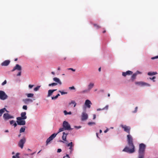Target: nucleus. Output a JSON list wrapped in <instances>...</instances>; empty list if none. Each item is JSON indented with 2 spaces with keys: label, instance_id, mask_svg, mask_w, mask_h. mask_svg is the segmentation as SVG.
<instances>
[{
  "label": "nucleus",
  "instance_id": "nucleus-1",
  "mask_svg": "<svg viewBox=\"0 0 158 158\" xmlns=\"http://www.w3.org/2000/svg\"><path fill=\"white\" fill-rule=\"evenodd\" d=\"M127 141L129 147H126L123 151L129 153H133L135 151V146L133 143V139L132 136L129 134L127 135Z\"/></svg>",
  "mask_w": 158,
  "mask_h": 158
},
{
  "label": "nucleus",
  "instance_id": "nucleus-2",
  "mask_svg": "<svg viewBox=\"0 0 158 158\" xmlns=\"http://www.w3.org/2000/svg\"><path fill=\"white\" fill-rule=\"evenodd\" d=\"M146 147V145L144 143H141L139 144L138 152L139 158H144Z\"/></svg>",
  "mask_w": 158,
  "mask_h": 158
},
{
  "label": "nucleus",
  "instance_id": "nucleus-3",
  "mask_svg": "<svg viewBox=\"0 0 158 158\" xmlns=\"http://www.w3.org/2000/svg\"><path fill=\"white\" fill-rule=\"evenodd\" d=\"M22 69L21 67L18 64H16L15 67H14L13 69L12 70V72H13L15 71L16 70H17L18 71H19V72L17 74V76H20L21 75V70Z\"/></svg>",
  "mask_w": 158,
  "mask_h": 158
},
{
  "label": "nucleus",
  "instance_id": "nucleus-4",
  "mask_svg": "<svg viewBox=\"0 0 158 158\" xmlns=\"http://www.w3.org/2000/svg\"><path fill=\"white\" fill-rule=\"evenodd\" d=\"M63 127L65 130H70L72 129L71 128L68 122L65 121H64L63 123Z\"/></svg>",
  "mask_w": 158,
  "mask_h": 158
},
{
  "label": "nucleus",
  "instance_id": "nucleus-5",
  "mask_svg": "<svg viewBox=\"0 0 158 158\" xmlns=\"http://www.w3.org/2000/svg\"><path fill=\"white\" fill-rule=\"evenodd\" d=\"M7 96L4 91L0 90V99L4 100L7 99Z\"/></svg>",
  "mask_w": 158,
  "mask_h": 158
},
{
  "label": "nucleus",
  "instance_id": "nucleus-6",
  "mask_svg": "<svg viewBox=\"0 0 158 158\" xmlns=\"http://www.w3.org/2000/svg\"><path fill=\"white\" fill-rule=\"evenodd\" d=\"M120 126L124 129V131L127 132L128 134H130L131 130V128L130 127L122 124Z\"/></svg>",
  "mask_w": 158,
  "mask_h": 158
},
{
  "label": "nucleus",
  "instance_id": "nucleus-7",
  "mask_svg": "<svg viewBox=\"0 0 158 158\" xmlns=\"http://www.w3.org/2000/svg\"><path fill=\"white\" fill-rule=\"evenodd\" d=\"M26 141V139L24 137L20 140L18 143L19 146L22 149L23 148L24 144L25 143Z\"/></svg>",
  "mask_w": 158,
  "mask_h": 158
},
{
  "label": "nucleus",
  "instance_id": "nucleus-8",
  "mask_svg": "<svg viewBox=\"0 0 158 158\" xmlns=\"http://www.w3.org/2000/svg\"><path fill=\"white\" fill-rule=\"evenodd\" d=\"M26 112H23L21 114V117H18L16 118L17 120H21V119H25L27 118L26 116Z\"/></svg>",
  "mask_w": 158,
  "mask_h": 158
},
{
  "label": "nucleus",
  "instance_id": "nucleus-9",
  "mask_svg": "<svg viewBox=\"0 0 158 158\" xmlns=\"http://www.w3.org/2000/svg\"><path fill=\"white\" fill-rule=\"evenodd\" d=\"M57 134L54 133L47 139L46 141V145H48V143L53 139L56 136Z\"/></svg>",
  "mask_w": 158,
  "mask_h": 158
},
{
  "label": "nucleus",
  "instance_id": "nucleus-10",
  "mask_svg": "<svg viewBox=\"0 0 158 158\" xmlns=\"http://www.w3.org/2000/svg\"><path fill=\"white\" fill-rule=\"evenodd\" d=\"M3 118L5 121H6L10 119L13 118L14 117L10 115L9 114L6 113L4 114Z\"/></svg>",
  "mask_w": 158,
  "mask_h": 158
},
{
  "label": "nucleus",
  "instance_id": "nucleus-11",
  "mask_svg": "<svg viewBox=\"0 0 158 158\" xmlns=\"http://www.w3.org/2000/svg\"><path fill=\"white\" fill-rule=\"evenodd\" d=\"M17 122L19 125H24L25 124L26 122L24 119H21V120H17Z\"/></svg>",
  "mask_w": 158,
  "mask_h": 158
},
{
  "label": "nucleus",
  "instance_id": "nucleus-12",
  "mask_svg": "<svg viewBox=\"0 0 158 158\" xmlns=\"http://www.w3.org/2000/svg\"><path fill=\"white\" fill-rule=\"evenodd\" d=\"M132 72L131 71H127L125 72H123L122 75L124 77H126L127 75H130L132 74Z\"/></svg>",
  "mask_w": 158,
  "mask_h": 158
},
{
  "label": "nucleus",
  "instance_id": "nucleus-13",
  "mask_svg": "<svg viewBox=\"0 0 158 158\" xmlns=\"http://www.w3.org/2000/svg\"><path fill=\"white\" fill-rule=\"evenodd\" d=\"M88 114L85 112H83L82 115V120H85L88 118Z\"/></svg>",
  "mask_w": 158,
  "mask_h": 158
},
{
  "label": "nucleus",
  "instance_id": "nucleus-14",
  "mask_svg": "<svg viewBox=\"0 0 158 158\" xmlns=\"http://www.w3.org/2000/svg\"><path fill=\"white\" fill-rule=\"evenodd\" d=\"M92 104V103L91 101L89 100H86L85 102V105L87 106L88 108L90 107V105Z\"/></svg>",
  "mask_w": 158,
  "mask_h": 158
},
{
  "label": "nucleus",
  "instance_id": "nucleus-15",
  "mask_svg": "<svg viewBox=\"0 0 158 158\" xmlns=\"http://www.w3.org/2000/svg\"><path fill=\"white\" fill-rule=\"evenodd\" d=\"M67 146L69 147V149L70 150V152H71L73 150V142H71L70 143L68 144Z\"/></svg>",
  "mask_w": 158,
  "mask_h": 158
},
{
  "label": "nucleus",
  "instance_id": "nucleus-16",
  "mask_svg": "<svg viewBox=\"0 0 158 158\" xmlns=\"http://www.w3.org/2000/svg\"><path fill=\"white\" fill-rule=\"evenodd\" d=\"M10 62V61L9 60H6L1 64V65L2 66H7L9 65Z\"/></svg>",
  "mask_w": 158,
  "mask_h": 158
},
{
  "label": "nucleus",
  "instance_id": "nucleus-17",
  "mask_svg": "<svg viewBox=\"0 0 158 158\" xmlns=\"http://www.w3.org/2000/svg\"><path fill=\"white\" fill-rule=\"evenodd\" d=\"M23 102L25 104H27L30 102H32L33 100L30 98H26L23 100Z\"/></svg>",
  "mask_w": 158,
  "mask_h": 158
},
{
  "label": "nucleus",
  "instance_id": "nucleus-18",
  "mask_svg": "<svg viewBox=\"0 0 158 158\" xmlns=\"http://www.w3.org/2000/svg\"><path fill=\"white\" fill-rule=\"evenodd\" d=\"M53 80L55 82L58 83L59 85H61L62 83L60 80L57 77H54L53 78Z\"/></svg>",
  "mask_w": 158,
  "mask_h": 158
},
{
  "label": "nucleus",
  "instance_id": "nucleus-19",
  "mask_svg": "<svg viewBox=\"0 0 158 158\" xmlns=\"http://www.w3.org/2000/svg\"><path fill=\"white\" fill-rule=\"evenodd\" d=\"M140 85L141 86H150V85L149 84L146 83L144 82L141 81Z\"/></svg>",
  "mask_w": 158,
  "mask_h": 158
},
{
  "label": "nucleus",
  "instance_id": "nucleus-20",
  "mask_svg": "<svg viewBox=\"0 0 158 158\" xmlns=\"http://www.w3.org/2000/svg\"><path fill=\"white\" fill-rule=\"evenodd\" d=\"M56 89H50L48 91V97H49L52 94V93L54 92L55 91H56Z\"/></svg>",
  "mask_w": 158,
  "mask_h": 158
},
{
  "label": "nucleus",
  "instance_id": "nucleus-21",
  "mask_svg": "<svg viewBox=\"0 0 158 158\" xmlns=\"http://www.w3.org/2000/svg\"><path fill=\"white\" fill-rule=\"evenodd\" d=\"M5 111L8 112L6 110V108H4L3 109L0 110V117L1 116L3 113H4Z\"/></svg>",
  "mask_w": 158,
  "mask_h": 158
},
{
  "label": "nucleus",
  "instance_id": "nucleus-22",
  "mask_svg": "<svg viewBox=\"0 0 158 158\" xmlns=\"http://www.w3.org/2000/svg\"><path fill=\"white\" fill-rule=\"evenodd\" d=\"M94 83H90L89 85L88 86V89L90 91L91 89L94 87Z\"/></svg>",
  "mask_w": 158,
  "mask_h": 158
},
{
  "label": "nucleus",
  "instance_id": "nucleus-23",
  "mask_svg": "<svg viewBox=\"0 0 158 158\" xmlns=\"http://www.w3.org/2000/svg\"><path fill=\"white\" fill-rule=\"evenodd\" d=\"M63 135L62 136V138L63 140L65 141H66V137L67 135H68L67 134H66L64 132H63Z\"/></svg>",
  "mask_w": 158,
  "mask_h": 158
},
{
  "label": "nucleus",
  "instance_id": "nucleus-24",
  "mask_svg": "<svg viewBox=\"0 0 158 158\" xmlns=\"http://www.w3.org/2000/svg\"><path fill=\"white\" fill-rule=\"evenodd\" d=\"M157 73L156 72H148V75L149 76H152L153 75H155L157 74Z\"/></svg>",
  "mask_w": 158,
  "mask_h": 158
},
{
  "label": "nucleus",
  "instance_id": "nucleus-25",
  "mask_svg": "<svg viewBox=\"0 0 158 158\" xmlns=\"http://www.w3.org/2000/svg\"><path fill=\"white\" fill-rule=\"evenodd\" d=\"M20 155V153H16L15 155L13 156L12 157V158H19L20 157L19 155Z\"/></svg>",
  "mask_w": 158,
  "mask_h": 158
},
{
  "label": "nucleus",
  "instance_id": "nucleus-26",
  "mask_svg": "<svg viewBox=\"0 0 158 158\" xmlns=\"http://www.w3.org/2000/svg\"><path fill=\"white\" fill-rule=\"evenodd\" d=\"M137 75V73H134L132 75L131 77L132 80L133 81L134 79H135Z\"/></svg>",
  "mask_w": 158,
  "mask_h": 158
},
{
  "label": "nucleus",
  "instance_id": "nucleus-27",
  "mask_svg": "<svg viewBox=\"0 0 158 158\" xmlns=\"http://www.w3.org/2000/svg\"><path fill=\"white\" fill-rule=\"evenodd\" d=\"M25 130V127H21L19 131L20 133L24 132Z\"/></svg>",
  "mask_w": 158,
  "mask_h": 158
},
{
  "label": "nucleus",
  "instance_id": "nucleus-28",
  "mask_svg": "<svg viewBox=\"0 0 158 158\" xmlns=\"http://www.w3.org/2000/svg\"><path fill=\"white\" fill-rule=\"evenodd\" d=\"M73 104H74V107H75L76 105V103L75 101H71V102L69 103V105Z\"/></svg>",
  "mask_w": 158,
  "mask_h": 158
},
{
  "label": "nucleus",
  "instance_id": "nucleus-29",
  "mask_svg": "<svg viewBox=\"0 0 158 158\" xmlns=\"http://www.w3.org/2000/svg\"><path fill=\"white\" fill-rule=\"evenodd\" d=\"M60 96V94H58L55 97H52V100H55L58 97Z\"/></svg>",
  "mask_w": 158,
  "mask_h": 158
},
{
  "label": "nucleus",
  "instance_id": "nucleus-30",
  "mask_svg": "<svg viewBox=\"0 0 158 158\" xmlns=\"http://www.w3.org/2000/svg\"><path fill=\"white\" fill-rule=\"evenodd\" d=\"M93 26L97 29H98L101 28V27L100 26L96 24H94Z\"/></svg>",
  "mask_w": 158,
  "mask_h": 158
},
{
  "label": "nucleus",
  "instance_id": "nucleus-31",
  "mask_svg": "<svg viewBox=\"0 0 158 158\" xmlns=\"http://www.w3.org/2000/svg\"><path fill=\"white\" fill-rule=\"evenodd\" d=\"M57 83H51V84H49L48 85V86H56V85H57Z\"/></svg>",
  "mask_w": 158,
  "mask_h": 158
},
{
  "label": "nucleus",
  "instance_id": "nucleus-32",
  "mask_svg": "<svg viewBox=\"0 0 158 158\" xmlns=\"http://www.w3.org/2000/svg\"><path fill=\"white\" fill-rule=\"evenodd\" d=\"M64 113L65 115H66L67 114H71V112L70 111L69 112H68L66 110H64Z\"/></svg>",
  "mask_w": 158,
  "mask_h": 158
},
{
  "label": "nucleus",
  "instance_id": "nucleus-33",
  "mask_svg": "<svg viewBox=\"0 0 158 158\" xmlns=\"http://www.w3.org/2000/svg\"><path fill=\"white\" fill-rule=\"evenodd\" d=\"M34 95V94H33L30 93L27 94V96L28 98L32 97Z\"/></svg>",
  "mask_w": 158,
  "mask_h": 158
},
{
  "label": "nucleus",
  "instance_id": "nucleus-34",
  "mask_svg": "<svg viewBox=\"0 0 158 158\" xmlns=\"http://www.w3.org/2000/svg\"><path fill=\"white\" fill-rule=\"evenodd\" d=\"M40 88V86H38L34 88V90L35 91H37V90H38Z\"/></svg>",
  "mask_w": 158,
  "mask_h": 158
},
{
  "label": "nucleus",
  "instance_id": "nucleus-35",
  "mask_svg": "<svg viewBox=\"0 0 158 158\" xmlns=\"http://www.w3.org/2000/svg\"><path fill=\"white\" fill-rule=\"evenodd\" d=\"M89 91L88 89H86L82 91L81 93H87Z\"/></svg>",
  "mask_w": 158,
  "mask_h": 158
},
{
  "label": "nucleus",
  "instance_id": "nucleus-36",
  "mask_svg": "<svg viewBox=\"0 0 158 158\" xmlns=\"http://www.w3.org/2000/svg\"><path fill=\"white\" fill-rule=\"evenodd\" d=\"M64 130H64V127H63V128H60L59 129V131L58 132V133L62 131H64Z\"/></svg>",
  "mask_w": 158,
  "mask_h": 158
},
{
  "label": "nucleus",
  "instance_id": "nucleus-37",
  "mask_svg": "<svg viewBox=\"0 0 158 158\" xmlns=\"http://www.w3.org/2000/svg\"><path fill=\"white\" fill-rule=\"evenodd\" d=\"M59 92H60V93H61V95H63L65 94H67V92H64L63 91H61L59 90Z\"/></svg>",
  "mask_w": 158,
  "mask_h": 158
},
{
  "label": "nucleus",
  "instance_id": "nucleus-38",
  "mask_svg": "<svg viewBox=\"0 0 158 158\" xmlns=\"http://www.w3.org/2000/svg\"><path fill=\"white\" fill-rule=\"evenodd\" d=\"M95 123L94 122H89L88 123V124L89 125H95Z\"/></svg>",
  "mask_w": 158,
  "mask_h": 158
},
{
  "label": "nucleus",
  "instance_id": "nucleus-39",
  "mask_svg": "<svg viewBox=\"0 0 158 158\" xmlns=\"http://www.w3.org/2000/svg\"><path fill=\"white\" fill-rule=\"evenodd\" d=\"M15 122V121H14L13 120H12L11 121H10V124L11 125H13V124Z\"/></svg>",
  "mask_w": 158,
  "mask_h": 158
},
{
  "label": "nucleus",
  "instance_id": "nucleus-40",
  "mask_svg": "<svg viewBox=\"0 0 158 158\" xmlns=\"http://www.w3.org/2000/svg\"><path fill=\"white\" fill-rule=\"evenodd\" d=\"M23 109L24 110H27V106L26 105L23 106Z\"/></svg>",
  "mask_w": 158,
  "mask_h": 158
},
{
  "label": "nucleus",
  "instance_id": "nucleus-41",
  "mask_svg": "<svg viewBox=\"0 0 158 158\" xmlns=\"http://www.w3.org/2000/svg\"><path fill=\"white\" fill-rule=\"evenodd\" d=\"M141 82V81H137V82H135V83L136 85H140Z\"/></svg>",
  "mask_w": 158,
  "mask_h": 158
},
{
  "label": "nucleus",
  "instance_id": "nucleus-42",
  "mask_svg": "<svg viewBox=\"0 0 158 158\" xmlns=\"http://www.w3.org/2000/svg\"><path fill=\"white\" fill-rule=\"evenodd\" d=\"M157 58H158V56H154L153 57H152L151 58V59L152 60H154V59H157Z\"/></svg>",
  "mask_w": 158,
  "mask_h": 158
},
{
  "label": "nucleus",
  "instance_id": "nucleus-43",
  "mask_svg": "<svg viewBox=\"0 0 158 158\" xmlns=\"http://www.w3.org/2000/svg\"><path fill=\"white\" fill-rule=\"evenodd\" d=\"M63 158H70L68 154H66V156H64Z\"/></svg>",
  "mask_w": 158,
  "mask_h": 158
},
{
  "label": "nucleus",
  "instance_id": "nucleus-44",
  "mask_svg": "<svg viewBox=\"0 0 158 158\" xmlns=\"http://www.w3.org/2000/svg\"><path fill=\"white\" fill-rule=\"evenodd\" d=\"M6 80H5L3 82L2 84V85H4L6 84Z\"/></svg>",
  "mask_w": 158,
  "mask_h": 158
},
{
  "label": "nucleus",
  "instance_id": "nucleus-45",
  "mask_svg": "<svg viewBox=\"0 0 158 158\" xmlns=\"http://www.w3.org/2000/svg\"><path fill=\"white\" fill-rule=\"evenodd\" d=\"M155 78H156V77H153L152 78H151V77H150L149 78V79H150L153 80V81H155L154 80V79H155Z\"/></svg>",
  "mask_w": 158,
  "mask_h": 158
},
{
  "label": "nucleus",
  "instance_id": "nucleus-46",
  "mask_svg": "<svg viewBox=\"0 0 158 158\" xmlns=\"http://www.w3.org/2000/svg\"><path fill=\"white\" fill-rule=\"evenodd\" d=\"M69 89H75V88L74 86L70 87L69 88Z\"/></svg>",
  "mask_w": 158,
  "mask_h": 158
},
{
  "label": "nucleus",
  "instance_id": "nucleus-47",
  "mask_svg": "<svg viewBox=\"0 0 158 158\" xmlns=\"http://www.w3.org/2000/svg\"><path fill=\"white\" fill-rule=\"evenodd\" d=\"M68 69L70 70H71L72 71H74V72L75 71V69H73L72 68H69V69Z\"/></svg>",
  "mask_w": 158,
  "mask_h": 158
},
{
  "label": "nucleus",
  "instance_id": "nucleus-48",
  "mask_svg": "<svg viewBox=\"0 0 158 158\" xmlns=\"http://www.w3.org/2000/svg\"><path fill=\"white\" fill-rule=\"evenodd\" d=\"M74 127H75V128H76L77 129H78L81 128V127L80 126H74Z\"/></svg>",
  "mask_w": 158,
  "mask_h": 158
},
{
  "label": "nucleus",
  "instance_id": "nucleus-49",
  "mask_svg": "<svg viewBox=\"0 0 158 158\" xmlns=\"http://www.w3.org/2000/svg\"><path fill=\"white\" fill-rule=\"evenodd\" d=\"M62 150H61V149H57V152H61Z\"/></svg>",
  "mask_w": 158,
  "mask_h": 158
},
{
  "label": "nucleus",
  "instance_id": "nucleus-50",
  "mask_svg": "<svg viewBox=\"0 0 158 158\" xmlns=\"http://www.w3.org/2000/svg\"><path fill=\"white\" fill-rule=\"evenodd\" d=\"M105 110V108H103L102 109H100V108H99V109H97V111H99V110Z\"/></svg>",
  "mask_w": 158,
  "mask_h": 158
},
{
  "label": "nucleus",
  "instance_id": "nucleus-51",
  "mask_svg": "<svg viewBox=\"0 0 158 158\" xmlns=\"http://www.w3.org/2000/svg\"><path fill=\"white\" fill-rule=\"evenodd\" d=\"M108 105H106L103 108H105V109L107 110L108 109Z\"/></svg>",
  "mask_w": 158,
  "mask_h": 158
},
{
  "label": "nucleus",
  "instance_id": "nucleus-52",
  "mask_svg": "<svg viewBox=\"0 0 158 158\" xmlns=\"http://www.w3.org/2000/svg\"><path fill=\"white\" fill-rule=\"evenodd\" d=\"M137 109H138V107H136L135 108V110L134 111V113H135L137 112Z\"/></svg>",
  "mask_w": 158,
  "mask_h": 158
},
{
  "label": "nucleus",
  "instance_id": "nucleus-53",
  "mask_svg": "<svg viewBox=\"0 0 158 158\" xmlns=\"http://www.w3.org/2000/svg\"><path fill=\"white\" fill-rule=\"evenodd\" d=\"M33 86V85H29V87L30 89L32 88Z\"/></svg>",
  "mask_w": 158,
  "mask_h": 158
},
{
  "label": "nucleus",
  "instance_id": "nucleus-54",
  "mask_svg": "<svg viewBox=\"0 0 158 158\" xmlns=\"http://www.w3.org/2000/svg\"><path fill=\"white\" fill-rule=\"evenodd\" d=\"M13 125L15 127H16L17 126V124L16 122L14 123L13 124Z\"/></svg>",
  "mask_w": 158,
  "mask_h": 158
},
{
  "label": "nucleus",
  "instance_id": "nucleus-55",
  "mask_svg": "<svg viewBox=\"0 0 158 158\" xmlns=\"http://www.w3.org/2000/svg\"><path fill=\"white\" fill-rule=\"evenodd\" d=\"M136 73H137V74H141V73L139 71H137L136 72Z\"/></svg>",
  "mask_w": 158,
  "mask_h": 158
},
{
  "label": "nucleus",
  "instance_id": "nucleus-56",
  "mask_svg": "<svg viewBox=\"0 0 158 158\" xmlns=\"http://www.w3.org/2000/svg\"><path fill=\"white\" fill-rule=\"evenodd\" d=\"M96 118V115L95 114H94L93 115V119H95V118Z\"/></svg>",
  "mask_w": 158,
  "mask_h": 158
},
{
  "label": "nucleus",
  "instance_id": "nucleus-57",
  "mask_svg": "<svg viewBox=\"0 0 158 158\" xmlns=\"http://www.w3.org/2000/svg\"><path fill=\"white\" fill-rule=\"evenodd\" d=\"M108 131V129H106V130H105L104 131V132L105 133H106L107 132V131Z\"/></svg>",
  "mask_w": 158,
  "mask_h": 158
},
{
  "label": "nucleus",
  "instance_id": "nucleus-58",
  "mask_svg": "<svg viewBox=\"0 0 158 158\" xmlns=\"http://www.w3.org/2000/svg\"><path fill=\"white\" fill-rule=\"evenodd\" d=\"M96 135H97V137H98V138H99L98 136V133H96Z\"/></svg>",
  "mask_w": 158,
  "mask_h": 158
},
{
  "label": "nucleus",
  "instance_id": "nucleus-59",
  "mask_svg": "<svg viewBox=\"0 0 158 158\" xmlns=\"http://www.w3.org/2000/svg\"><path fill=\"white\" fill-rule=\"evenodd\" d=\"M57 69H58V70H60V67H58V68Z\"/></svg>",
  "mask_w": 158,
  "mask_h": 158
},
{
  "label": "nucleus",
  "instance_id": "nucleus-60",
  "mask_svg": "<svg viewBox=\"0 0 158 158\" xmlns=\"http://www.w3.org/2000/svg\"><path fill=\"white\" fill-rule=\"evenodd\" d=\"M35 153V152H33V153H31V154H30V155H33Z\"/></svg>",
  "mask_w": 158,
  "mask_h": 158
},
{
  "label": "nucleus",
  "instance_id": "nucleus-61",
  "mask_svg": "<svg viewBox=\"0 0 158 158\" xmlns=\"http://www.w3.org/2000/svg\"><path fill=\"white\" fill-rule=\"evenodd\" d=\"M51 73L52 74H55V73L54 72H52Z\"/></svg>",
  "mask_w": 158,
  "mask_h": 158
},
{
  "label": "nucleus",
  "instance_id": "nucleus-62",
  "mask_svg": "<svg viewBox=\"0 0 158 158\" xmlns=\"http://www.w3.org/2000/svg\"><path fill=\"white\" fill-rule=\"evenodd\" d=\"M101 68L100 67L98 69V71L100 72L101 71Z\"/></svg>",
  "mask_w": 158,
  "mask_h": 158
},
{
  "label": "nucleus",
  "instance_id": "nucleus-63",
  "mask_svg": "<svg viewBox=\"0 0 158 158\" xmlns=\"http://www.w3.org/2000/svg\"><path fill=\"white\" fill-rule=\"evenodd\" d=\"M99 132L100 133H101L102 132V130H99Z\"/></svg>",
  "mask_w": 158,
  "mask_h": 158
},
{
  "label": "nucleus",
  "instance_id": "nucleus-64",
  "mask_svg": "<svg viewBox=\"0 0 158 158\" xmlns=\"http://www.w3.org/2000/svg\"><path fill=\"white\" fill-rule=\"evenodd\" d=\"M9 132V131H8V130H6L5 131V132Z\"/></svg>",
  "mask_w": 158,
  "mask_h": 158
}]
</instances>
